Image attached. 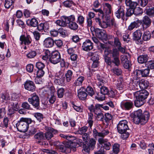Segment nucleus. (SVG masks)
Masks as SVG:
<instances>
[{
  "label": "nucleus",
  "instance_id": "c756f323",
  "mask_svg": "<svg viewBox=\"0 0 154 154\" xmlns=\"http://www.w3.org/2000/svg\"><path fill=\"white\" fill-rule=\"evenodd\" d=\"M104 12L106 14H111L112 11V7L110 4L108 3H105L103 5Z\"/></svg>",
  "mask_w": 154,
  "mask_h": 154
},
{
  "label": "nucleus",
  "instance_id": "37998d69",
  "mask_svg": "<svg viewBox=\"0 0 154 154\" xmlns=\"http://www.w3.org/2000/svg\"><path fill=\"white\" fill-rule=\"evenodd\" d=\"M28 21L29 22V25L33 27L37 26L38 25V22L37 20L35 18H32L31 19L28 20Z\"/></svg>",
  "mask_w": 154,
  "mask_h": 154
},
{
  "label": "nucleus",
  "instance_id": "69168bd1",
  "mask_svg": "<svg viewBox=\"0 0 154 154\" xmlns=\"http://www.w3.org/2000/svg\"><path fill=\"white\" fill-rule=\"evenodd\" d=\"M96 141L95 139L93 138L91 139L89 141V147L92 149H93L96 144Z\"/></svg>",
  "mask_w": 154,
  "mask_h": 154
},
{
  "label": "nucleus",
  "instance_id": "e2e57ef3",
  "mask_svg": "<svg viewBox=\"0 0 154 154\" xmlns=\"http://www.w3.org/2000/svg\"><path fill=\"white\" fill-rule=\"evenodd\" d=\"M141 75L142 77H146L149 74V69H146L143 70H141Z\"/></svg>",
  "mask_w": 154,
  "mask_h": 154
},
{
  "label": "nucleus",
  "instance_id": "393cba45",
  "mask_svg": "<svg viewBox=\"0 0 154 154\" xmlns=\"http://www.w3.org/2000/svg\"><path fill=\"white\" fill-rule=\"evenodd\" d=\"M116 16L118 19H123L125 15V12L122 6H120L115 13Z\"/></svg>",
  "mask_w": 154,
  "mask_h": 154
},
{
  "label": "nucleus",
  "instance_id": "412c9836",
  "mask_svg": "<svg viewBox=\"0 0 154 154\" xmlns=\"http://www.w3.org/2000/svg\"><path fill=\"white\" fill-rule=\"evenodd\" d=\"M20 40L21 41V44H24L25 45H28L30 44L32 42V39L29 35L26 36L21 35L20 38Z\"/></svg>",
  "mask_w": 154,
  "mask_h": 154
},
{
  "label": "nucleus",
  "instance_id": "338daca9",
  "mask_svg": "<svg viewBox=\"0 0 154 154\" xmlns=\"http://www.w3.org/2000/svg\"><path fill=\"white\" fill-rule=\"evenodd\" d=\"M138 4H140L142 7H145L148 3V0H138Z\"/></svg>",
  "mask_w": 154,
  "mask_h": 154
},
{
  "label": "nucleus",
  "instance_id": "1a4fd4ad",
  "mask_svg": "<svg viewBox=\"0 0 154 154\" xmlns=\"http://www.w3.org/2000/svg\"><path fill=\"white\" fill-rule=\"evenodd\" d=\"M137 91L133 93L135 97H137L145 101V100L149 95V93L145 90H137Z\"/></svg>",
  "mask_w": 154,
  "mask_h": 154
},
{
  "label": "nucleus",
  "instance_id": "6e6d98bb",
  "mask_svg": "<svg viewBox=\"0 0 154 154\" xmlns=\"http://www.w3.org/2000/svg\"><path fill=\"white\" fill-rule=\"evenodd\" d=\"M85 90H86L88 95L91 96H93L94 94L93 89L90 86H88Z\"/></svg>",
  "mask_w": 154,
  "mask_h": 154
},
{
  "label": "nucleus",
  "instance_id": "79ce46f5",
  "mask_svg": "<svg viewBox=\"0 0 154 154\" xmlns=\"http://www.w3.org/2000/svg\"><path fill=\"white\" fill-rule=\"evenodd\" d=\"M146 14L149 16H154V8L151 7L146 8L145 10Z\"/></svg>",
  "mask_w": 154,
  "mask_h": 154
},
{
  "label": "nucleus",
  "instance_id": "a18cd8bd",
  "mask_svg": "<svg viewBox=\"0 0 154 154\" xmlns=\"http://www.w3.org/2000/svg\"><path fill=\"white\" fill-rule=\"evenodd\" d=\"M85 18L82 15H79L77 18L76 22L80 25H82L84 23Z\"/></svg>",
  "mask_w": 154,
  "mask_h": 154
},
{
  "label": "nucleus",
  "instance_id": "a19ab883",
  "mask_svg": "<svg viewBox=\"0 0 154 154\" xmlns=\"http://www.w3.org/2000/svg\"><path fill=\"white\" fill-rule=\"evenodd\" d=\"M85 79V78L83 76H80L75 80L74 84L76 86H80L82 85L83 82Z\"/></svg>",
  "mask_w": 154,
  "mask_h": 154
},
{
  "label": "nucleus",
  "instance_id": "49530a36",
  "mask_svg": "<svg viewBox=\"0 0 154 154\" xmlns=\"http://www.w3.org/2000/svg\"><path fill=\"white\" fill-rule=\"evenodd\" d=\"M151 35L149 31L145 32L143 34V38L144 41H147L151 38Z\"/></svg>",
  "mask_w": 154,
  "mask_h": 154
},
{
  "label": "nucleus",
  "instance_id": "ddd939ff",
  "mask_svg": "<svg viewBox=\"0 0 154 154\" xmlns=\"http://www.w3.org/2000/svg\"><path fill=\"white\" fill-rule=\"evenodd\" d=\"M82 48L85 51H90L93 49V43L90 40L87 39L83 43Z\"/></svg>",
  "mask_w": 154,
  "mask_h": 154
},
{
  "label": "nucleus",
  "instance_id": "e433bc0d",
  "mask_svg": "<svg viewBox=\"0 0 154 154\" xmlns=\"http://www.w3.org/2000/svg\"><path fill=\"white\" fill-rule=\"evenodd\" d=\"M45 73V72L43 69H39L37 72V78L35 79V82L38 84H40L39 82H37V81L39 79V78L43 76Z\"/></svg>",
  "mask_w": 154,
  "mask_h": 154
},
{
  "label": "nucleus",
  "instance_id": "603ef678",
  "mask_svg": "<svg viewBox=\"0 0 154 154\" xmlns=\"http://www.w3.org/2000/svg\"><path fill=\"white\" fill-rule=\"evenodd\" d=\"M65 17L66 19L67 22H72L75 21V16L73 15H71L69 16H65Z\"/></svg>",
  "mask_w": 154,
  "mask_h": 154
},
{
  "label": "nucleus",
  "instance_id": "8fccbe9b",
  "mask_svg": "<svg viewBox=\"0 0 154 154\" xmlns=\"http://www.w3.org/2000/svg\"><path fill=\"white\" fill-rule=\"evenodd\" d=\"M148 151H147L146 154H153V151L154 150V144H149L148 146Z\"/></svg>",
  "mask_w": 154,
  "mask_h": 154
},
{
  "label": "nucleus",
  "instance_id": "0e129e2a",
  "mask_svg": "<svg viewBox=\"0 0 154 154\" xmlns=\"http://www.w3.org/2000/svg\"><path fill=\"white\" fill-rule=\"evenodd\" d=\"M35 66L38 69H43L45 67V65L44 63L39 62H38L36 63Z\"/></svg>",
  "mask_w": 154,
  "mask_h": 154
},
{
  "label": "nucleus",
  "instance_id": "f257e3e1",
  "mask_svg": "<svg viewBox=\"0 0 154 154\" xmlns=\"http://www.w3.org/2000/svg\"><path fill=\"white\" fill-rule=\"evenodd\" d=\"M134 117L133 120L135 124L140 123L141 125H144L149 119V114L147 111L143 113L142 110L140 109L134 112Z\"/></svg>",
  "mask_w": 154,
  "mask_h": 154
},
{
  "label": "nucleus",
  "instance_id": "aec40b11",
  "mask_svg": "<svg viewBox=\"0 0 154 154\" xmlns=\"http://www.w3.org/2000/svg\"><path fill=\"white\" fill-rule=\"evenodd\" d=\"M24 86L26 89L32 91H34L35 89L34 82L30 81H26L24 84Z\"/></svg>",
  "mask_w": 154,
  "mask_h": 154
},
{
  "label": "nucleus",
  "instance_id": "f704fd0d",
  "mask_svg": "<svg viewBox=\"0 0 154 154\" xmlns=\"http://www.w3.org/2000/svg\"><path fill=\"white\" fill-rule=\"evenodd\" d=\"M77 23L75 21L70 22H68L69 28L72 30H75L77 29L79 26Z\"/></svg>",
  "mask_w": 154,
  "mask_h": 154
},
{
  "label": "nucleus",
  "instance_id": "5701e85b",
  "mask_svg": "<svg viewBox=\"0 0 154 154\" xmlns=\"http://www.w3.org/2000/svg\"><path fill=\"white\" fill-rule=\"evenodd\" d=\"M85 89L83 87H81L78 90V96L80 99L84 100L86 99L88 94L85 92Z\"/></svg>",
  "mask_w": 154,
  "mask_h": 154
},
{
  "label": "nucleus",
  "instance_id": "423d86ee",
  "mask_svg": "<svg viewBox=\"0 0 154 154\" xmlns=\"http://www.w3.org/2000/svg\"><path fill=\"white\" fill-rule=\"evenodd\" d=\"M110 54L113 58L112 63L116 66H119L120 63V61L119 59V52L118 50L116 48H113L111 51Z\"/></svg>",
  "mask_w": 154,
  "mask_h": 154
},
{
  "label": "nucleus",
  "instance_id": "f03ea898",
  "mask_svg": "<svg viewBox=\"0 0 154 154\" xmlns=\"http://www.w3.org/2000/svg\"><path fill=\"white\" fill-rule=\"evenodd\" d=\"M128 123L126 120H123L120 121L117 125L118 132L122 134L121 137L123 139L127 138L129 135V133L127 132L129 130Z\"/></svg>",
  "mask_w": 154,
  "mask_h": 154
},
{
  "label": "nucleus",
  "instance_id": "09e8293b",
  "mask_svg": "<svg viewBox=\"0 0 154 154\" xmlns=\"http://www.w3.org/2000/svg\"><path fill=\"white\" fill-rule=\"evenodd\" d=\"M72 72L70 70H68L67 71L65 74L66 76V81L67 82H70L72 78Z\"/></svg>",
  "mask_w": 154,
  "mask_h": 154
},
{
  "label": "nucleus",
  "instance_id": "c03bdc74",
  "mask_svg": "<svg viewBox=\"0 0 154 154\" xmlns=\"http://www.w3.org/2000/svg\"><path fill=\"white\" fill-rule=\"evenodd\" d=\"M15 0H5V7L7 8H9L12 6Z\"/></svg>",
  "mask_w": 154,
  "mask_h": 154
},
{
  "label": "nucleus",
  "instance_id": "774afa93",
  "mask_svg": "<svg viewBox=\"0 0 154 154\" xmlns=\"http://www.w3.org/2000/svg\"><path fill=\"white\" fill-rule=\"evenodd\" d=\"M111 71L115 74L118 75H120L122 72L121 69L118 68L112 69L111 70Z\"/></svg>",
  "mask_w": 154,
  "mask_h": 154
},
{
  "label": "nucleus",
  "instance_id": "2eb2a0df",
  "mask_svg": "<svg viewBox=\"0 0 154 154\" xmlns=\"http://www.w3.org/2000/svg\"><path fill=\"white\" fill-rule=\"evenodd\" d=\"M96 35L100 39H105L107 38V35L106 32L103 29L98 28L94 29Z\"/></svg>",
  "mask_w": 154,
  "mask_h": 154
},
{
  "label": "nucleus",
  "instance_id": "20e7f679",
  "mask_svg": "<svg viewBox=\"0 0 154 154\" xmlns=\"http://www.w3.org/2000/svg\"><path fill=\"white\" fill-rule=\"evenodd\" d=\"M149 85V83L146 80H140L138 83L136 84V85H132L130 88L131 89L134 90H145V89Z\"/></svg>",
  "mask_w": 154,
  "mask_h": 154
},
{
  "label": "nucleus",
  "instance_id": "5fc2aeb1",
  "mask_svg": "<svg viewBox=\"0 0 154 154\" xmlns=\"http://www.w3.org/2000/svg\"><path fill=\"white\" fill-rule=\"evenodd\" d=\"M88 130V127L87 126H83L79 128L78 131L79 134H84Z\"/></svg>",
  "mask_w": 154,
  "mask_h": 154
},
{
  "label": "nucleus",
  "instance_id": "473e14b6",
  "mask_svg": "<svg viewBox=\"0 0 154 154\" xmlns=\"http://www.w3.org/2000/svg\"><path fill=\"white\" fill-rule=\"evenodd\" d=\"M123 57H124V56H121V60L123 64V66L126 69H129L131 66L127 58H123Z\"/></svg>",
  "mask_w": 154,
  "mask_h": 154
},
{
  "label": "nucleus",
  "instance_id": "39448f33",
  "mask_svg": "<svg viewBox=\"0 0 154 154\" xmlns=\"http://www.w3.org/2000/svg\"><path fill=\"white\" fill-rule=\"evenodd\" d=\"M55 91L53 87H51L50 88H48L43 90V92H45V94L48 95L49 98V102L51 104L54 103L56 100L55 96Z\"/></svg>",
  "mask_w": 154,
  "mask_h": 154
},
{
  "label": "nucleus",
  "instance_id": "6e6552de",
  "mask_svg": "<svg viewBox=\"0 0 154 154\" xmlns=\"http://www.w3.org/2000/svg\"><path fill=\"white\" fill-rule=\"evenodd\" d=\"M28 101L35 108H38L39 105V97L35 93L31 95L30 97L28 99Z\"/></svg>",
  "mask_w": 154,
  "mask_h": 154
},
{
  "label": "nucleus",
  "instance_id": "0eeeda50",
  "mask_svg": "<svg viewBox=\"0 0 154 154\" xmlns=\"http://www.w3.org/2000/svg\"><path fill=\"white\" fill-rule=\"evenodd\" d=\"M65 80L64 74L60 72L56 74L54 79V82L57 85H63Z\"/></svg>",
  "mask_w": 154,
  "mask_h": 154
},
{
  "label": "nucleus",
  "instance_id": "f3484780",
  "mask_svg": "<svg viewBox=\"0 0 154 154\" xmlns=\"http://www.w3.org/2000/svg\"><path fill=\"white\" fill-rule=\"evenodd\" d=\"M68 145L67 142L65 143H62L57 149L61 152L66 153H69L70 152V149L68 147Z\"/></svg>",
  "mask_w": 154,
  "mask_h": 154
},
{
  "label": "nucleus",
  "instance_id": "9d476101",
  "mask_svg": "<svg viewBox=\"0 0 154 154\" xmlns=\"http://www.w3.org/2000/svg\"><path fill=\"white\" fill-rule=\"evenodd\" d=\"M141 71L139 70H136L134 71L132 75V77L133 81L130 84V87L132 86V85H136V83H138L139 81L140 80V78L141 76Z\"/></svg>",
  "mask_w": 154,
  "mask_h": 154
},
{
  "label": "nucleus",
  "instance_id": "bf43d9fd",
  "mask_svg": "<svg viewBox=\"0 0 154 154\" xmlns=\"http://www.w3.org/2000/svg\"><path fill=\"white\" fill-rule=\"evenodd\" d=\"M35 139L38 140H42L44 139V135L43 133L39 132L36 134L34 136Z\"/></svg>",
  "mask_w": 154,
  "mask_h": 154
},
{
  "label": "nucleus",
  "instance_id": "a211bd4d",
  "mask_svg": "<svg viewBox=\"0 0 154 154\" xmlns=\"http://www.w3.org/2000/svg\"><path fill=\"white\" fill-rule=\"evenodd\" d=\"M120 105L122 109L129 110L132 108L133 103L131 101L124 100L121 102Z\"/></svg>",
  "mask_w": 154,
  "mask_h": 154
},
{
  "label": "nucleus",
  "instance_id": "7ed1b4c3",
  "mask_svg": "<svg viewBox=\"0 0 154 154\" xmlns=\"http://www.w3.org/2000/svg\"><path fill=\"white\" fill-rule=\"evenodd\" d=\"M32 122V120L31 119L22 117L16 123V127L19 131L25 132L28 130L29 125Z\"/></svg>",
  "mask_w": 154,
  "mask_h": 154
},
{
  "label": "nucleus",
  "instance_id": "6ab92c4d",
  "mask_svg": "<svg viewBox=\"0 0 154 154\" xmlns=\"http://www.w3.org/2000/svg\"><path fill=\"white\" fill-rule=\"evenodd\" d=\"M109 132L108 130H105L100 132H98L97 130L94 128L93 130V136L95 138H96L98 136L102 137H104L108 134Z\"/></svg>",
  "mask_w": 154,
  "mask_h": 154
},
{
  "label": "nucleus",
  "instance_id": "ea45409f",
  "mask_svg": "<svg viewBox=\"0 0 154 154\" xmlns=\"http://www.w3.org/2000/svg\"><path fill=\"white\" fill-rule=\"evenodd\" d=\"M120 150V145L118 143H115L112 146V152L115 154H118Z\"/></svg>",
  "mask_w": 154,
  "mask_h": 154
},
{
  "label": "nucleus",
  "instance_id": "c85d7f7f",
  "mask_svg": "<svg viewBox=\"0 0 154 154\" xmlns=\"http://www.w3.org/2000/svg\"><path fill=\"white\" fill-rule=\"evenodd\" d=\"M141 21L137 19V20L131 23L128 26V29L131 30L134 28H137L139 26V24H141Z\"/></svg>",
  "mask_w": 154,
  "mask_h": 154
},
{
  "label": "nucleus",
  "instance_id": "7c9ffc66",
  "mask_svg": "<svg viewBox=\"0 0 154 154\" xmlns=\"http://www.w3.org/2000/svg\"><path fill=\"white\" fill-rule=\"evenodd\" d=\"M142 33L139 29L137 30L133 33V39L135 40H139L142 36Z\"/></svg>",
  "mask_w": 154,
  "mask_h": 154
},
{
  "label": "nucleus",
  "instance_id": "4d7b16f0",
  "mask_svg": "<svg viewBox=\"0 0 154 154\" xmlns=\"http://www.w3.org/2000/svg\"><path fill=\"white\" fill-rule=\"evenodd\" d=\"M11 105L14 110L17 111L19 108V105L17 101H12L11 102Z\"/></svg>",
  "mask_w": 154,
  "mask_h": 154
},
{
  "label": "nucleus",
  "instance_id": "b1692460",
  "mask_svg": "<svg viewBox=\"0 0 154 154\" xmlns=\"http://www.w3.org/2000/svg\"><path fill=\"white\" fill-rule=\"evenodd\" d=\"M100 104H97L95 106L93 105H91L88 106V109L91 112H94L95 114H98V112L100 111Z\"/></svg>",
  "mask_w": 154,
  "mask_h": 154
},
{
  "label": "nucleus",
  "instance_id": "864d4df0",
  "mask_svg": "<svg viewBox=\"0 0 154 154\" xmlns=\"http://www.w3.org/2000/svg\"><path fill=\"white\" fill-rule=\"evenodd\" d=\"M65 91L64 88H61L59 89L57 91V95L59 98L63 97Z\"/></svg>",
  "mask_w": 154,
  "mask_h": 154
},
{
  "label": "nucleus",
  "instance_id": "4c0bfd02",
  "mask_svg": "<svg viewBox=\"0 0 154 154\" xmlns=\"http://www.w3.org/2000/svg\"><path fill=\"white\" fill-rule=\"evenodd\" d=\"M136 100L134 101V105L137 107H139L143 105L145 101L137 97H135Z\"/></svg>",
  "mask_w": 154,
  "mask_h": 154
},
{
  "label": "nucleus",
  "instance_id": "3c124183",
  "mask_svg": "<svg viewBox=\"0 0 154 154\" xmlns=\"http://www.w3.org/2000/svg\"><path fill=\"white\" fill-rule=\"evenodd\" d=\"M97 52L91 53V59L93 61H98L99 60V56Z\"/></svg>",
  "mask_w": 154,
  "mask_h": 154
},
{
  "label": "nucleus",
  "instance_id": "a878e982",
  "mask_svg": "<svg viewBox=\"0 0 154 154\" xmlns=\"http://www.w3.org/2000/svg\"><path fill=\"white\" fill-rule=\"evenodd\" d=\"M55 23L58 25L62 27H65L67 26L68 24V22H67L65 16H61L60 19L57 20L55 21Z\"/></svg>",
  "mask_w": 154,
  "mask_h": 154
},
{
  "label": "nucleus",
  "instance_id": "dca6fc26",
  "mask_svg": "<svg viewBox=\"0 0 154 154\" xmlns=\"http://www.w3.org/2000/svg\"><path fill=\"white\" fill-rule=\"evenodd\" d=\"M100 92L101 94H103L102 96L99 97L98 95L96 97V98L98 100L103 101L105 100V95L108 93L109 90L105 86H101L100 87Z\"/></svg>",
  "mask_w": 154,
  "mask_h": 154
},
{
  "label": "nucleus",
  "instance_id": "72a5a7b5",
  "mask_svg": "<svg viewBox=\"0 0 154 154\" xmlns=\"http://www.w3.org/2000/svg\"><path fill=\"white\" fill-rule=\"evenodd\" d=\"M37 29L39 31H43L48 29V27L46 23H41L38 25Z\"/></svg>",
  "mask_w": 154,
  "mask_h": 154
},
{
  "label": "nucleus",
  "instance_id": "cd10ccee",
  "mask_svg": "<svg viewBox=\"0 0 154 154\" xmlns=\"http://www.w3.org/2000/svg\"><path fill=\"white\" fill-rule=\"evenodd\" d=\"M125 4L129 8H131L134 9L138 3L137 2H133L131 0H125Z\"/></svg>",
  "mask_w": 154,
  "mask_h": 154
},
{
  "label": "nucleus",
  "instance_id": "4468645a",
  "mask_svg": "<svg viewBox=\"0 0 154 154\" xmlns=\"http://www.w3.org/2000/svg\"><path fill=\"white\" fill-rule=\"evenodd\" d=\"M141 21V23L143 27V30H145L149 27L151 24V21L150 19L147 16L144 17Z\"/></svg>",
  "mask_w": 154,
  "mask_h": 154
},
{
  "label": "nucleus",
  "instance_id": "f8f14e48",
  "mask_svg": "<svg viewBox=\"0 0 154 154\" xmlns=\"http://www.w3.org/2000/svg\"><path fill=\"white\" fill-rule=\"evenodd\" d=\"M98 142L102 147L103 148L106 150H108L110 149L111 146L110 143L107 139L103 138H99Z\"/></svg>",
  "mask_w": 154,
  "mask_h": 154
},
{
  "label": "nucleus",
  "instance_id": "680f3d73",
  "mask_svg": "<svg viewBox=\"0 0 154 154\" xmlns=\"http://www.w3.org/2000/svg\"><path fill=\"white\" fill-rule=\"evenodd\" d=\"M143 13V10L141 8L138 7L134 9V14L137 16L141 15Z\"/></svg>",
  "mask_w": 154,
  "mask_h": 154
},
{
  "label": "nucleus",
  "instance_id": "de8ad7c7",
  "mask_svg": "<svg viewBox=\"0 0 154 154\" xmlns=\"http://www.w3.org/2000/svg\"><path fill=\"white\" fill-rule=\"evenodd\" d=\"M110 25L108 20L106 19V20H103L102 22H101V24L100 25L103 28H106L108 27Z\"/></svg>",
  "mask_w": 154,
  "mask_h": 154
},
{
  "label": "nucleus",
  "instance_id": "c9c22d12",
  "mask_svg": "<svg viewBox=\"0 0 154 154\" xmlns=\"http://www.w3.org/2000/svg\"><path fill=\"white\" fill-rule=\"evenodd\" d=\"M87 122L89 127L91 128L94 122L93 115L91 112L89 113L88 114V119Z\"/></svg>",
  "mask_w": 154,
  "mask_h": 154
},
{
  "label": "nucleus",
  "instance_id": "9b49d317",
  "mask_svg": "<svg viewBox=\"0 0 154 154\" xmlns=\"http://www.w3.org/2000/svg\"><path fill=\"white\" fill-rule=\"evenodd\" d=\"M50 61L51 63L54 64H56L60 60L61 57L59 53L57 51L53 52L51 56L50 57Z\"/></svg>",
  "mask_w": 154,
  "mask_h": 154
},
{
  "label": "nucleus",
  "instance_id": "bb28decb",
  "mask_svg": "<svg viewBox=\"0 0 154 154\" xmlns=\"http://www.w3.org/2000/svg\"><path fill=\"white\" fill-rule=\"evenodd\" d=\"M54 44V41L50 37L46 38L43 42L44 46L47 48L52 47L53 46Z\"/></svg>",
  "mask_w": 154,
  "mask_h": 154
},
{
  "label": "nucleus",
  "instance_id": "052dcab7",
  "mask_svg": "<svg viewBox=\"0 0 154 154\" xmlns=\"http://www.w3.org/2000/svg\"><path fill=\"white\" fill-rule=\"evenodd\" d=\"M36 55V53L35 51H31L26 54L28 58H32Z\"/></svg>",
  "mask_w": 154,
  "mask_h": 154
},
{
  "label": "nucleus",
  "instance_id": "58836bf2",
  "mask_svg": "<svg viewBox=\"0 0 154 154\" xmlns=\"http://www.w3.org/2000/svg\"><path fill=\"white\" fill-rule=\"evenodd\" d=\"M67 144L69 145L68 146V147L70 149V152L72 150H73V151H74L76 147H79L74 141L68 142H67Z\"/></svg>",
  "mask_w": 154,
  "mask_h": 154
},
{
  "label": "nucleus",
  "instance_id": "4be33fe9",
  "mask_svg": "<svg viewBox=\"0 0 154 154\" xmlns=\"http://www.w3.org/2000/svg\"><path fill=\"white\" fill-rule=\"evenodd\" d=\"M57 132L52 128H48L47 132L45 134V137L47 140H49L53 137L54 134L57 133Z\"/></svg>",
  "mask_w": 154,
  "mask_h": 154
},
{
  "label": "nucleus",
  "instance_id": "13d9d810",
  "mask_svg": "<svg viewBox=\"0 0 154 154\" xmlns=\"http://www.w3.org/2000/svg\"><path fill=\"white\" fill-rule=\"evenodd\" d=\"M105 117L104 120L108 124V122L112 119V116L111 114L109 113H106L105 115Z\"/></svg>",
  "mask_w": 154,
  "mask_h": 154
},
{
  "label": "nucleus",
  "instance_id": "2f4dec72",
  "mask_svg": "<svg viewBox=\"0 0 154 154\" xmlns=\"http://www.w3.org/2000/svg\"><path fill=\"white\" fill-rule=\"evenodd\" d=\"M148 57L146 54L140 55L137 58L139 63H146L148 60Z\"/></svg>",
  "mask_w": 154,
  "mask_h": 154
}]
</instances>
